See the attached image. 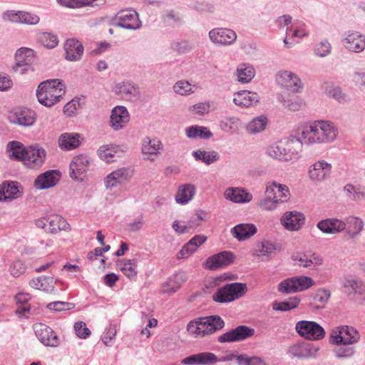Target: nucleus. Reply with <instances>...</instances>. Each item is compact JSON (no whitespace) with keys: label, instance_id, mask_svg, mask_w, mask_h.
<instances>
[{"label":"nucleus","instance_id":"obj_1","mask_svg":"<svg viewBox=\"0 0 365 365\" xmlns=\"http://www.w3.org/2000/svg\"><path fill=\"white\" fill-rule=\"evenodd\" d=\"M338 135V128L328 120H314L302 128L301 139L307 145L329 143Z\"/></svg>","mask_w":365,"mask_h":365},{"label":"nucleus","instance_id":"obj_2","mask_svg":"<svg viewBox=\"0 0 365 365\" xmlns=\"http://www.w3.org/2000/svg\"><path fill=\"white\" fill-rule=\"evenodd\" d=\"M65 86L59 79H50L39 84L36 90L38 102L51 107L60 101L64 94Z\"/></svg>","mask_w":365,"mask_h":365},{"label":"nucleus","instance_id":"obj_3","mask_svg":"<svg viewBox=\"0 0 365 365\" xmlns=\"http://www.w3.org/2000/svg\"><path fill=\"white\" fill-rule=\"evenodd\" d=\"M224 326L225 322L220 317L211 315L191 321L187 326V330L197 336H204L222 329Z\"/></svg>","mask_w":365,"mask_h":365},{"label":"nucleus","instance_id":"obj_4","mask_svg":"<svg viewBox=\"0 0 365 365\" xmlns=\"http://www.w3.org/2000/svg\"><path fill=\"white\" fill-rule=\"evenodd\" d=\"M247 291V285L240 282L227 283L219 287L212 295L215 302L225 304L232 302L242 297Z\"/></svg>","mask_w":365,"mask_h":365},{"label":"nucleus","instance_id":"obj_5","mask_svg":"<svg viewBox=\"0 0 365 365\" xmlns=\"http://www.w3.org/2000/svg\"><path fill=\"white\" fill-rule=\"evenodd\" d=\"M314 284V280L309 277H294L279 282L277 286V290L280 293L288 294L304 291L311 287Z\"/></svg>","mask_w":365,"mask_h":365},{"label":"nucleus","instance_id":"obj_6","mask_svg":"<svg viewBox=\"0 0 365 365\" xmlns=\"http://www.w3.org/2000/svg\"><path fill=\"white\" fill-rule=\"evenodd\" d=\"M295 330L302 338L312 341L320 340L325 336L324 328L314 321H299L295 324Z\"/></svg>","mask_w":365,"mask_h":365},{"label":"nucleus","instance_id":"obj_7","mask_svg":"<svg viewBox=\"0 0 365 365\" xmlns=\"http://www.w3.org/2000/svg\"><path fill=\"white\" fill-rule=\"evenodd\" d=\"M359 332L354 327L343 326L334 330L331 335V342L337 345H351L360 339Z\"/></svg>","mask_w":365,"mask_h":365},{"label":"nucleus","instance_id":"obj_8","mask_svg":"<svg viewBox=\"0 0 365 365\" xmlns=\"http://www.w3.org/2000/svg\"><path fill=\"white\" fill-rule=\"evenodd\" d=\"M113 24L117 27L127 30H138L142 27L139 14L135 10L121 11L113 19Z\"/></svg>","mask_w":365,"mask_h":365},{"label":"nucleus","instance_id":"obj_9","mask_svg":"<svg viewBox=\"0 0 365 365\" xmlns=\"http://www.w3.org/2000/svg\"><path fill=\"white\" fill-rule=\"evenodd\" d=\"M46 150L38 145H30L26 148L23 164L31 169H38L45 163Z\"/></svg>","mask_w":365,"mask_h":365},{"label":"nucleus","instance_id":"obj_10","mask_svg":"<svg viewBox=\"0 0 365 365\" xmlns=\"http://www.w3.org/2000/svg\"><path fill=\"white\" fill-rule=\"evenodd\" d=\"M209 38L215 45L228 46L234 44L237 34L231 29L217 27L209 31Z\"/></svg>","mask_w":365,"mask_h":365},{"label":"nucleus","instance_id":"obj_11","mask_svg":"<svg viewBox=\"0 0 365 365\" xmlns=\"http://www.w3.org/2000/svg\"><path fill=\"white\" fill-rule=\"evenodd\" d=\"M341 43L351 52L361 53L365 50V36L358 31H349L344 34Z\"/></svg>","mask_w":365,"mask_h":365},{"label":"nucleus","instance_id":"obj_12","mask_svg":"<svg viewBox=\"0 0 365 365\" xmlns=\"http://www.w3.org/2000/svg\"><path fill=\"white\" fill-rule=\"evenodd\" d=\"M90 166V159L87 155H78L73 158L70 163V176L77 181H83Z\"/></svg>","mask_w":365,"mask_h":365},{"label":"nucleus","instance_id":"obj_13","mask_svg":"<svg viewBox=\"0 0 365 365\" xmlns=\"http://www.w3.org/2000/svg\"><path fill=\"white\" fill-rule=\"evenodd\" d=\"M113 91L115 95L125 101H135L140 96L138 85L130 81H123L117 83L113 87Z\"/></svg>","mask_w":365,"mask_h":365},{"label":"nucleus","instance_id":"obj_14","mask_svg":"<svg viewBox=\"0 0 365 365\" xmlns=\"http://www.w3.org/2000/svg\"><path fill=\"white\" fill-rule=\"evenodd\" d=\"M254 333V329L240 325L220 335L217 341L220 343L240 341L252 336Z\"/></svg>","mask_w":365,"mask_h":365},{"label":"nucleus","instance_id":"obj_15","mask_svg":"<svg viewBox=\"0 0 365 365\" xmlns=\"http://www.w3.org/2000/svg\"><path fill=\"white\" fill-rule=\"evenodd\" d=\"M277 83L283 88L292 92H299L302 88L300 78L289 71H279L276 74Z\"/></svg>","mask_w":365,"mask_h":365},{"label":"nucleus","instance_id":"obj_16","mask_svg":"<svg viewBox=\"0 0 365 365\" xmlns=\"http://www.w3.org/2000/svg\"><path fill=\"white\" fill-rule=\"evenodd\" d=\"M232 252L224 251L209 257L205 264V268L210 270H217L230 265L234 260Z\"/></svg>","mask_w":365,"mask_h":365},{"label":"nucleus","instance_id":"obj_17","mask_svg":"<svg viewBox=\"0 0 365 365\" xmlns=\"http://www.w3.org/2000/svg\"><path fill=\"white\" fill-rule=\"evenodd\" d=\"M36 336L45 346L56 347L58 345V338L51 328L44 324H36L34 327Z\"/></svg>","mask_w":365,"mask_h":365},{"label":"nucleus","instance_id":"obj_18","mask_svg":"<svg viewBox=\"0 0 365 365\" xmlns=\"http://www.w3.org/2000/svg\"><path fill=\"white\" fill-rule=\"evenodd\" d=\"M3 19L5 21L29 25H36L40 21L38 15L20 11H6L3 14Z\"/></svg>","mask_w":365,"mask_h":365},{"label":"nucleus","instance_id":"obj_19","mask_svg":"<svg viewBox=\"0 0 365 365\" xmlns=\"http://www.w3.org/2000/svg\"><path fill=\"white\" fill-rule=\"evenodd\" d=\"M130 120L128 109L123 106H117L111 110L110 126L114 130H119L126 126Z\"/></svg>","mask_w":365,"mask_h":365},{"label":"nucleus","instance_id":"obj_20","mask_svg":"<svg viewBox=\"0 0 365 365\" xmlns=\"http://www.w3.org/2000/svg\"><path fill=\"white\" fill-rule=\"evenodd\" d=\"M34 59V51L29 48H21L16 53V65L14 69L21 74L26 73Z\"/></svg>","mask_w":365,"mask_h":365},{"label":"nucleus","instance_id":"obj_21","mask_svg":"<svg viewBox=\"0 0 365 365\" xmlns=\"http://www.w3.org/2000/svg\"><path fill=\"white\" fill-rule=\"evenodd\" d=\"M294 260L299 266L312 270L317 269L323 263L322 257L312 252L299 253L294 257Z\"/></svg>","mask_w":365,"mask_h":365},{"label":"nucleus","instance_id":"obj_22","mask_svg":"<svg viewBox=\"0 0 365 365\" xmlns=\"http://www.w3.org/2000/svg\"><path fill=\"white\" fill-rule=\"evenodd\" d=\"M344 220L336 218H327L319 221L317 227L324 234L336 235L346 229Z\"/></svg>","mask_w":365,"mask_h":365},{"label":"nucleus","instance_id":"obj_23","mask_svg":"<svg viewBox=\"0 0 365 365\" xmlns=\"http://www.w3.org/2000/svg\"><path fill=\"white\" fill-rule=\"evenodd\" d=\"M305 220L304 215L297 211H288L281 217V224L289 231H296L301 228Z\"/></svg>","mask_w":365,"mask_h":365},{"label":"nucleus","instance_id":"obj_24","mask_svg":"<svg viewBox=\"0 0 365 365\" xmlns=\"http://www.w3.org/2000/svg\"><path fill=\"white\" fill-rule=\"evenodd\" d=\"M218 362V357L212 352H201L185 357L181 361L183 365H213Z\"/></svg>","mask_w":365,"mask_h":365},{"label":"nucleus","instance_id":"obj_25","mask_svg":"<svg viewBox=\"0 0 365 365\" xmlns=\"http://www.w3.org/2000/svg\"><path fill=\"white\" fill-rule=\"evenodd\" d=\"M226 200L235 203H247L252 201L253 196L245 188L238 187H230L224 192Z\"/></svg>","mask_w":365,"mask_h":365},{"label":"nucleus","instance_id":"obj_26","mask_svg":"<svg viewBox=\"0 0 365 365\" xmlns=\"http://www.w3.org/2000/svg\"><path fill=\"white\" fill-rule=\"evenodd\" d=\"M332 166L325 160H319L310 166L309 175L312 180L321 182L331 173Z\"/></svg>","mask_w":365,"mask_h":365},{"label":"nucleus","instance_id":"obj_27","mask_svg":"<svg viewBox=\"0 0 365 365\" xmlns=\"http://www.w3.org/2000/svg\"><path fill=\"white\" fill-rule=\"evenodd\" d=\"M22 195V189L16 182H5L0 186V202L18 199Z\"/></svg>","mask_w":365,"mask_h":365},{"label":"nucleus","instance_id":"obj_28","mask_svg":"<svg viewBox=\"0 0 365 365\" xmlns=\"http://www.w3.org/2000/svg\"><path fill=\"white\" fill-rule=\"evenodd\" d=\"M66 59L70 61H79L83 53L82 43L76 38H68L64 44Z\"/></svg>","mask_w":365,"mask_h":365},{"label":"nucleus","instance_id":"obj_29","mask_svg":"<svg viewBox=\"0 0 365 365\" xmlns=\"http://www.w3.org/2000/svg\"><path fill=\"white\" fill-rule=\"evenodd\" d=\"M259 100V96L257 93L250 91H240L234 94V103L242 108H248L256 104Z\"/></svg>","mask_w":365,"mask_h":365},{"label":"nucleus","instance_id":"obj_30","mask_svg":"<svg viewBox=\"0 0 365 365\" xmlns=\"http://www.w3.org/2000/svg\"><path fill=\"white\" fill-rule=\"evenodd\" d=\"M284 161H294L299 158V153L302 147V140L295 137L284 139Z\"/></svg>","mask_w":365,"mask_h":365},{"label":"nucleus","instance_id":"obj_31","mask_svg":"<svg viewBox=\"0 0 365 365\" xmlns=\"http://www.w3.org/2000/svg\"><path fill=\"white\" fill-rule=\"evenodd\" d=\"M344 224L346 225V236L349 239H354L359 236L364 230V222L359 217L349 216L346 218Z\"/></svg>","mask_w":365,"mask_h":365},{"label":"nucleus","instance_id":"obj_32","mask_svg":"<svg viewBox=\"0 0 365 365\" xmlns=\"http://www.w3.org/2000/svg\"><path fill=\"white\" fill-rule=\"evenodd\" d=\"M82 139L78 133H63L59 136L58 144L63 150H71L81 145Z\"/></svg>","mask_w":365,"mask_h":365},{"label":"nucleus","instance_id":"obj_33","mask_svg":"<svg viewBox=\"0 0 365 365\" xmlns=\"http://www.w3.org/2000/svg\"><path fill=\"white\" fill-rule=\"evenodd\" d=\"M197 188L192 183H185L178 187L175 199L178 204L187 205L196 194Z\"/></svg>","mask_w":365,"mask_h":365},{"label":"nucleus","instance_id":"obj_34","mask_svg":"<svg viewBox=\"0 0 365 365\" xmlns=\"http://www.w3.org/2000/svg\"><path fill=\"white\" fill-rule=\"evenodd\" d=\"M257 229L254 224L241 223L231 229V234L238 241H244L257 233Z\"/></svg>","mask_w":365,"mask_h":365},{"label":"nucleus","instance_id":"obj_35","mask_svg":"<svg viewBox=\"0 0 365 365\" xmlns=\"http://www.w3.org/2000/svg\"><path fill=\"white\" fill-rule=\"evenodd\" d=\"M58 180L56 171L48 170L36 178L34 186L39 190L47 189L55 186Z\"/></svg>","mask_w":365,"mask_h":365},{"label":"nucleus","instance_id":"obj_36","mask_svg":"<svg viewBox=\"0 0 365 365\" xmlns=\"http://www.w3.org/2000/svg\"><path fill=\"white\" fill-rule=\"evenodd\" d=\"M130 176L128 169L120 168L110 173L106 178L105 185L107 188H113L123 183Z\"/></svg>","mask_w":365,"mask_h":365},{"label":"nucleus","instance_id":"obj_37","mask_svg":"<svg viewBox=\"0 0 365 365\" xmlns=\"http://www.w3.org/2000/svg\"><path fill=\"white\" fill-rule=\"evenodd\" d=\"M162 148L161 142L157 138H145L142 144V153L145 158L153 160L150 157L156 155Z\"/></svg>","mask_w":365,"mask_h":365},{"label":"nucleus","instance_id":"obj_38","mask_svg":"<svg viewBox=\"0 0 365 365\" xmlns=\"http://www.w3.org/2000/svg\"><path fill=\"white\" fill-rule=\"evenodd\" d=\"M206 240L207 237L203 235H197L192 237L180 251V257L185 258L194 253Z\"/></svg>","mask_w":365,"mask_h":365},{"label":"nucleus","instance_id":"obj_39","mask_svg":"<svg viewBox=\"0 0 365 365\" xmlns=\"http://www.w3.org/2000/svg\"><path fill=\"white\" fill-rule=\"evenodd\" d=\"M26 148L21 142L14 140L6 145V153L10 159L24 162Z\"/></svg>","mask_w":365,"mask_h":365},{"label":"nucleus","instance_id":"obj_40","mask_svg":"<svg viewBox=\"0 0 365 365\" xmlns=\"http://www.w3.org/2000/svg\"><path fill=\"white\" fill-rule=\"evenodd\" d=\"M235 76L239 82L247 83L250 82L255 76V68L250 63H240L237 68Z\"/></svg>","mask_w":365,"mask_h":365},{"label":"nucleus","instance_id":"obj_41","mask_svg":"<svg viewBox=\"0 0 365 365\" xmlns=\"http://www.w3.org/2000/svg\"><path fill=\"white\" fill-rule=\"evenodd\" d=\"M30 299V295L25 292H19L15 296V300L18 306L16 313L19 317L26 318L29 317L31 308L27 303Z\"/></svg>","mask_w":365,"mask_h":365},{"label":"nucleus","instance_id":"obj_42","mask_svg":"<svg viewBox=\"0 0 365 365\" xmlns=\"http://www.w3.org/2000/svg\"><path fill=\"white\" fill-rule=\"evenodd\" d=\"M185 274L177 273L170 277L169 280L163 285L162 293L173 294L180 287L182 283L185 281Z\"/></svg>","mask_w":365,"mask_h":365},{"label":"nucleus","instance_id":"obj_43","mask_svg":"<svg viewBox=\"0 0 365 365\" xmlns=\"http://www.w3.org/2000/svg\"><path fill=\"white\" fill-rule=\"evenodd\" d=\"M343 286L345 291L349 294H365V283L359 279L345 278Z\"/></svg>","mask_w":365,"mask_h":365},{"label":"nucleus","instance_id":"obj_44","mask_svg":"<svg viewBox=\"0 0 365 365\" xmlns=\"http://www.w3.org/2000/svg\"><path fill=\"white\" fill-rule=\"evenodd\" d=\"M14 122L23 126H30L35 122V113L29 109H21L15 112Z\"/></svg>","mask_w":365,"mask_h":365},{"label":"nucleus","instance_id":"obj_45","mask_svg":"<svg viewBox=\"0 0 365 365\" xmlns=\"http://www.w3.org/2000/svg\"><path fill=\"white\" fill-rule=\"evenodd\" d=\"M60 230H70V225L58 215L48 217L47 232L56 233Z\"/></svg>","mask_w":365,"mask_h":365},{"label":"nucleus","instance_id":"obj_46","mask_svg":"<svg viewBox=\"0 0 365 365\" xmlns=\"http://www.w3.org/2000/svg\"><path fill=\"white\" fill-rule=\"evenodd\" d=\"M286 34L290 38H299L308 36L309 31L304 23L300 21H294L290 26L286 29Z\"/></svg>","mask_w":365,"mask_h":365},{"label":"nucleus","instance_id":"obj_47","mask_svg":"<svg viewBox=\"0 0 365 365\" xmlns=\"http://www.w3.org/2000/svg\"><path fill=\"white\" fill-rule=\"evenodd\" d=\"M186 136L189 138L208 139L212 136L211 131L206 127L191 125L185 129Z\"/></svg>","mask_w":365,"mask_h":365},{"label":"nucleus","instance_id":"obj_48","mask_svg":"<svg viewBox=\"0 0 365 365\" xmlns=\"http://www.w3.org/2000/svg\"><path fill=\"white\" fill-rule=\"evenodd\" d=\"M118 153V146L113 145H104L98 150L99 158L108 163L114 162L115 160V158Z\"/></svg>","mask_w":365,"mask_h":365},{"label":"nucleus","instance_id":"obj_49","mask_svg":"<svg viewBox=\"0 0 365 365\" xmlns=\"http://www.w3.org/2000/svg\"><path fill=\"white\" fill-rule=\"evenodd\" d=\"M267 118L261 115L253 118L246 125V130L249 133L255 134L263 131L267 125Z\"/></svg>","mask_w":365,"mask_h":365},{"label":"nucleus","instance_id":"obj_50","mask_svg":"<svg viewBox=\"0 0 365 365\" xmlns=\"http://www.w3.org/2000/svg\"><path fill=\"white\" fill-rule=\"evenodd\" d=\"M192 156L196 160L201 161L206 165H210L220 158L216 151H206L197 150L192 152Z\"/></svg>","mask_w":365,"mask_h":365},{"label":"nucleus","instance_id":"obj_51","mask_svg":"<svg viewBox=\"0 0 365 365\" xmlns=\"http://www.w3.org/2000/svg\"><path fill=\"white\" fill-rule=\"evenodd\" d=\"M36 39L47 48H53L58 44V38L53 32H40L37 34Z\"/></svg>","mask_w":365,"mask_h":365},{"label":"nucleus","instance_id":"obj_52","mask_svg":"<svg viewBox=\"0 0 365 365\" xmlns=\"http://www.w3.org/2000/svg\"><path fill=\"white\" fill-rule=\"evenodd\" d=\"M58 3L69 8H81L84 6H99L103 4L106 0H56Z\"/></svg>","mask_w":365,"mask_h":365},{"label":"nucleus","instance_id":"obj_53","mask_svg":"<svg viewBox=\"0 0 365 365\" xmlns=\"http://www.w3.org/2000/svg\"><path fill=\"white\" fill-rule=\"evenodd\" d=\"M346 197L353 201H361L365 199V192L360 186L347 184L344 187Z\"/></svg>","mask_w":365,"mask_h":365},{"label":"nucleus","instance_id":"obj_54","mask_svg":"<svg viewBox=\"0 0 365 365\" xmlns=\"http://www.w3.org/2000/svg\"><path fill=\"white\" fill-rule=\"evenodd\" d=\"M299 302L300 299L298 297H292L282 302H274L272 309L275 311L287 312L297 307Z\"/></svg>","mask_w":365,"mask_h":365},{"label":"nucleus","instance_id":"obj_55","mask_svg":"<svg viewBox=\"0 0 365 365\" xmlns=\"http://www.w3.org/2000/svg\"><path fill=\"white\" fill-rule=\"evenodd\" d=\"M53 282V278L51 277L41 276L38 277L36 279H32L29 284L31 287L43 290L45 292H49L53 289V286L51 285Z\"/></svg>","mask_w":365,"mask_h":365},{"label":"nucleus","instance_id":"obj_56","mask_svg":"<svg viewBox=\"0 0 365 365\" xmlns=\"http://www.w3.org/2000/svg\"><path fill=\"white\" fill-rule=\"evenodd\" d=\"M277 249L276 244L267 240L259 242L255 248V254L258 257L269 256Z\"/></svg>","mask_w":365,"mask_h":365},{"label":"nucleus","instance_id":"obj_57","mask_svg":"<svg viewBox=\"0 0 365 365\" xmlns=\"http://www.w3.org/2000/svg\"><path fill=\"white\" fill-rule=\"evenodd\" d=\"M120 269L130 279H134L137 275V259H123L121 261Z\"/></svg>","mask_w":365,"mask_h":365},{"label":"nucleus","instance_id":"obj_58","mask_svg":"<svg viewBox=\"0 0 365 365\" xmlns=\"http://www.w3.org/2000/svg\"><path fill=\"white\" fill-rule=\"evenodd\" d=\"M284 149L283 140L270 145L267 148V153L272 158L284 161Z\"/></svg>","mask_w":365,"mask_h":365},{"label":"nucleus","instance_id":"obj_59","mask_svg":"<svg viewBox=\"0 0 365 365\" xmlns=\"http://www.w3.org/2000/svg\"><path fill=\"white\" fill-rule=\"evenodd\" d=\"M240 120L238 118L232 116L222 120L220 123L221 130L225 132H235L240 126Z\"/></svg>","mask_w":365,"mask_h":365},{"label":"nucleus","instance_id":"obj_60","mask_svg":"<svg viewBox=\"0 0 365 365\" xmlns=\"http://www.w3.org/2000/svg\"><path fill=\"white\" fill-rule=\"evenodd\" d=\"M196 87L192 86L188 81H178L173 86V91L175 93L181 96H187L193 93Z\"/></svg>","mask_w":365,"mask_h":365},{"label":"nucleus","instance_id":"obj_61","mask_svg":"<svg viewBox=\"0 0 365 365\" xmlns=\"http://www.w3.org/2000/svg\"><path fill=\"white\" fill-rule=\"evenodd\" d=\"M332 46L328 40L324 39L315 44L314 53L315 56L324 58L331 53Z\"/></svg>","mask_w":365,"mask_h":365},{"label":"nucleus","instance_id":"obj_62","mask_svg":"<svg viewBox=\"0 0 365 365\" xmlns=\"http://www.w3.org/2000/svg\"><path fill=\"white\" fill-rule=\"evenodd\" d=\"M279 202H284V200L278 199L277 196L265 195L259 201V206L262 210L271 211L277 208Z\"/></svg>","mask_w":365,"mask_h":365},{"label":"nucleus","instance_id":"obj_63","mask_svg":"<svg viewBox=\"0 0 365 365\" xmlns=\"http://www.w3.org/2000/svg\"><path fill=\"white\" fill-rule=\"evenodd\" d=\"M237 362L239 365H266L264 361L258 356H248L240 354L237 356Z\"/></svg>","mask_w":365,"mask_h":365},{"label":"nucleus","instance_id":"obj_64","mask_svg":"<svg viewBox=\"0 0 365 365\" xmlns=\"http://www.w3.org/2000/svg\"><path fill=\"white\" fill-rule=\"evenodd\" d=\"M329 96L335 99L337 102L344 104L351 101L350 96L344 93L342 89L339 87H334L329 91Z\"/></svg>","mask_w":365,"mask_h":365}]
</instances>
